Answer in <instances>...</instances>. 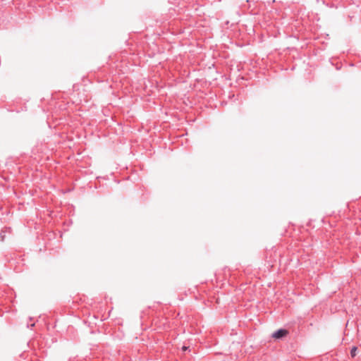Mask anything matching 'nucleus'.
I'll return each mask as SVG.
<instances>
[{"label": "nucleus", "instance_id": "7ed1b4c3", "mask_svg": "<svg viewBox=\"0 0 361 361\" xmlns=\"http://www.w3.org/2000/svg\"><path fill=\"white\" fill-rule=\"evenodd\" d=\"M188 347H186V346H183V347L182 348V349H183V351H185L186 350H188Z\"/></svg>", "mask_w": 361, "mask_h": 361}, {"label": "nucleus", "instance_id": "f257e3e1", "mask_svg": "<svg viewBox=\"0 0 361 361\" xmlns=\"http://www.w3.org/2000/svg\"><path fill=\"white\" fill-rule=\"evenodd\" d=\"M288 331L286 329H279L275 333L273 334L272 337L275 339H279L283 337H285L288 335Z\"/></svg>", "mask_w": 361, "mask_h": 361}, {"label": "nucleus", "instance_id": "f03ea898", "mask_svg": "<svg viewBox=\"0 0 361 361\" xmlns=\"http://www.w3.org/2000/svg\"><path fill=\"white\" fill-rule=\"evenodd\" d=\"M357 348L356 347H353L352 349H351V351H350V355L353 357H354L355 355H356V352H357Z\"/></svg>", "mask_w": 361, "mask_h": 361}]
</instances>
